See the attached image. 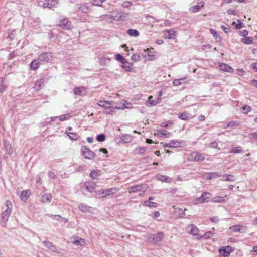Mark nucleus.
<instances>
[{"mask_svg": "<svg viewBox=\"0 0 257 257\" xmlns=\"http://www.w3.org/2000/svg\"><path fill=\"white\" fill-rule=\"evenodd\" d=\"M51 58V53L45 52L38 55L37 59L39 60L40 63L42 64L48 63Z\"/></svg>", "mask_w": 257, "mask_h": 257, "instance_id": "nucleus-5", "label": "nucleus"}, {"mask_svg": "<svg viewBox=\"0 0 257 257\" xmlns=\"http://www.w3.org/2000/svg\"><path fill=\"white\" fill-rule=\"evenodd\" d=\"M4 148L6 153L7 155H12L13 153V149L9 142L6 140L4 141Z\"/></svg>", "mask_w": 257, "mask_h": 257, "instance_id": "nucleus-17", "label": "nucleus"}, {"mask_svg": "<svg viewBox=\"0 0 257 257\" xmlns=\"http://www.w3.org/2000/svg\"><path fill=\"white\" fill-rule=\"evenodd\" d=\"M96 140L100 142H103L105 140V136L104 134H100L97 136Z\"/></svg>", "mask_w": 257, "mask_h": 257, "instance_id": "nucleus-53", "label": "nucleus"}, {"mask_svg": "<svg viewBox=\"0 0 257 257\" xmlns=\"http://www.w3.org/2000/svg\"><path fill=\"white\" fill-rule=\"evenodd\" d=\"M86 88L84 86L75 87L73 89V92L75 95L84 96V95H86V93L84 92L86 91Z\"/></svg>", "mask_w": 257, "mask_h": 257, "instance_id": "nucleus-14", "label": "nucleus"}, {"mask_svg": "<svg viewBox=\"0 0 257 257\" xmlns=\"http://www.w3.org/2000/svg\"><path fill=\"white\" fill-rule=\"evenodd\" d=\"M143 188V185L141 184L130 186L127 188V190L130 193H134L141 191Z\"/></svg>", "mask_w": 257, "mask_h": 257, "instance_id": "nucleus-12", "label": "nucleus"}, {"mask_svg": "<svg viewBox=\"0 0 257 257\" xmlns=\"http://www.w3.org/2000/svg\"><path fill=\"white\" fill-rule=\"evenodd\" d=\"M113 103L112 101H105L102 100L100 101L99 103H97V105L101 107H103L104 109L108 105H111Z\"/></svg>", "mask_w": 257, "mask_h": 257, "instance_id": "nucleus-27", "label": "nucleus"}, {"mask_svg": "<svg viewBox=\"0 0 257 257\" xmlns=\"http://www.w3.org/2000/svg\"><path fill=\"white\" fill-rule=\"evenodd\" d=\"M133 108L132 104L131 103L127 102V101H125L122 107H118L116 106L115 109L119 110V109H132Z\"/></svg>", "mask_w": 257, "mask_h": 257, "instance_id": "nucleus-33", "label": "nucleus"}, {"mask_svg": "<svg viewBox=\"0 0 257 257\" xmlns=\"http://www.w3.org/2000/svg\"><path fill=\"white\" fill-rule=\"evenodd\" d=\"M210 32L211 33V34L213 35V36L216 39H217L218 37H219V35L218 34V33H217V31H216L215 30H214V29H210Z\"/></svg>", "mask_w": 257, "mask_h": 257, "instance_id": "nucleus-58", "label": "nucleus"}, {"mask_svg": "<svg viewBox=\"0 0 257 257\" xmlns=\"http://www.w3.org/2000/svg\"><path fill=\"white\" fill-rule=\"evenodd\" d=\"M190 156L192 160L196 162L203 161L205 159L203 154L197 151L192 152Z\"/></svg>", "mask_w": 257, "mask_h": 257, "instance_id": "nucleus-7", "label": "nucleus"}, {"mask_svg": "<svg viewBox=\"0 0 257 257\" xmlns=\"http://www.w3.org/2000/svg\"><path fill=\"white\" fill-rule=\"evenodd\" d=\"M52 199V196L51 194H45L41 197L40 201L43 203H49Z\"/></svg>", "mask_w": 257, "mask_h": 257, "instance_id": "nucleus-19", "label": "nucleus"}, {"mask_svg": "<svg viewBox=\"0 0 257 257\" xmlns=\"http://www.w3.org/2000/svg\"><path fill=\"white\" fill-rule=\"evenodd\" d=\"M156 179L159 181L165 182H170L171 180V179L170 177L161 175H157L156 176Z\"/></svg>", "mask_w": 257, "mask_h": 257, "instance_id": "nucleus-28", "label": "nucleus"}, {"mask_svg": "<svg viewBox=\"0 0 257 257\" xmlns=\"http://www.w3.org/2000/svg\"><path fill=\"white\" fill-rule=\"evenodd\" d=\"M165 37L168 39L174 38L175 36V31L174 30H167L164 33Z\"/></svg>", "mask_w": 257, "mask_h": 257, "instance_id": "nucleus-26", "label": "nucleus"}, {"mask_svg": "<svg viewBox=\"0 0 257 257\" xmlns=\"http://www.w3.org/2000/svg\"><path fill=\"white\" fill-rule=\"evenodd\" d=\"M242 149L240 146L233 147L230 151V152L233 154L240 153L242 152Z\"/></svg>", "mask_w": 257, "mask_h": 257, "instance_id": "nucleus-43", "label": "nucleus"}, {"mask_svg": "<svg viewBox=\"0 0 257 257\" xmlns=\"http://www.w3.org/2000/svg\"><path fill=\"white\" fill-rule=\"evenodd\" d=\"M78 209L80 211L83 212H90L92 207L86 205L84 203H81L79 205Z\"/></svg>", "mask_w": 257, "mask_h": 257, "instance_id": "nucleus-21", "label": "nucleus"}, {"mask_svg": "<svg viewBox=\"0 0 257 257\" xmlns=\"http://www.w3.org/2000/svg\"><path fill=\"white\" fill-rule=\"evenodd\" d=\"M127 34L131 36H138L139 33L137 29H129L127 30Z\"/></svg>", "mask_w": 257, "mask_h": 257, "instance_id": "nucleus-40", "label": "nucleus"}, {"mask_svg": "<svg viewBox=\"0 0 257 257\" xmlns=\"http://www.w3.org/2000/svg\"><path fill=\"white\" fill-rule=\"evenodd\" d=\"M45 82V79L44 78L40 79L37 81L35 83V88L37 91H39L42 88Z\"/></svg>", "mask_w": 257, "mask_h": 257, "instance_id": "nucleus-24", "label": "nucleus"}, {"mask_svg": "<svg viewBox=\"0 0 257 257\" xmlns=\"http://www.w3.org/2000/svg\"><path fill=\"white\" fill-rule=\"evenodd\" d=\"M66 134H67V136L69 137V138H70V139H71L72 140L76 141V140H78L79 138V136L75 133L68 132V133H67Z\"/></svg>", "mask_w": 257, "mask_h": 257, "instance_id": "nucleus-35", "label": "nucleus"}, {"mask_svg": "<svg viewBox=\"0 0 257 257\" xmlns=\"http://www.w3.org/2000/svg\"><path fill=\"white\" fill-rule=\"evenodd\" d=\"M116 59L121 63L124 62V58L120 54H117L115 55Z\"/></svg>", "mask_w": 257, "mask_h": 257, "instance_id": "nucleus-57", "label": "nucleus"}, {"mask_svg": "<svg viewBox=\"0 0 257 257\" xmlns=\"http://www.w3.org/2000/svg\"><path fill=\"white\" fill-rule=\"evenodd\" d=\"M53 219L60 222H63L64 223H66L68 221L67 219L62 217L59 215H54V216H53Z\"/></svg>", "mask_w": 257, "mask_h": 257, "instance_id": "nucleus-39", "label": "nucleus"}, {"mask_svg": "<svg viewBox=\"0 0 257 257\" xmlns=\"http://www.w3.org/2000/svg\"><path fill=\"white\" fill-rule=\"evenodd\" d=\"M186 209H181V208H179L178 210V213L179 214V215L180 217H183L184 216V215H185V212H184V211H186Z\"/></svg>", "mask_w": 257, "mask_h": 257, "instance_id": "nucleus-61", "label": "nucleus"}, {"mask_svg": "<svg viewBox=\"0 0 257 257\" xmlns=\"http://www.w3.org/2000/svg\"><path fill=\"white\" fill-rule=\"evenodd\" d=\"M224 197L215 196L211 199V202L215 203H223L225 202Z\"/></svg>", "mask_w": 257, "mask_h": 257, "instance_id": "nucleus-36", "label": "nucleus"}, {"mask_svg": "<svg viewBox=\"0 0 257 257\" xmlns=\"http://www.w3.org/2000/svg\"><path fill=\"white\" fill-rule=\"evenodd\" d=\"M241 109L242 110V113L244 114H247L249 112L251 111V107L247 105H245L242 107L241 108Z\"/></svg>", "mask_w": 257, "mask_h": 257, "instance_id": "nucleus-42", "label": "nucleus"}, {"mask_svg": "<svg viewBox=\"0 0 257 257\" xmlns=\"http://www.w3.org/2000/svg\"><path fill=\"white\" fill-rule=\"evenodd\" d=\"M164 236V234L163 232H159L155 234H149L148 236V239L151 242L157 243L163 239Z\"/></svg>", "mask_w": 257, "mask_h": 257, "instance_id": "nucleus-4", "label": "nucleus"}, {"mask_svg": "<svg viewBox=\"0 0 257 257\" xmlns=\"http://www.w3.org/2000/svg\"><path fill=\"white\" fill-rule=\"evenodd\" d=\"M115 17L117 21H125L128 19V14L121 12H117Z\"/></svg>", "mask_w": 257, "mask_h": 257, "instance_id": "nucleus-13", "label": "nucleus"}, {"mask_svg": "<svg viewBox=\"0 0 257 257\" xmlns=\"http://www.w3.org/2000/svg\"><path fill=\"white\" fill-rule=\"evenodd\" d=\"M154 135L158 136L159 137H168L169 136V134L167 133V132L166 130H156V131L154 133Z\"/></svg>", "mask_w": 257, "mask_h": 257, "instance_id": "nucleus-23", "label": "nucleus"}, {"mask_svg": "<svg viewBox=\"0 0 257 257\" xmlns=\"http://www.w3.org/2000/svg\"><path fill=\"white\" fill-rule=\"evenodd\" d=\"M141 59V56L139 54H134L131 57V60L134 62H137Z\"/></svg>", "mask_w": 257, "mask_h": 257, "instance_id": "nucleus-49", "label": "nucleus"}, {"mask_svg": "<svg viewBox=\"0 0 257 257\" xmlns=\"http://www.w3.org/2000/svg\"><path fill=\"white\" fill-rule=\"evenodd\" d=\"M186 231L187 233L192 234L193 235H197L198 237L199 235L198 228L193 224L188 225L186 228Z\"/></svg>", "mask_w": 257, "mask_h": 257, "instance_id": "nucleus-8", "label": "nucleus"}, {"mask_svg": "<svg viewBox=\"0 0 257 257\" xmlns=\"http://www.w3.org/2000/svg\"><path fill=\"white\" fill-rule=\"evenodd\" d=\"M143 205L149 207H156L157 203L150 201H145L144 202Z\"/></svg>", "mask_w": 257, "mask_h": 257, "instance_id": "nucleus-44", "label": "nucleus"}, {"mask_svg": "<svg viewBox=\"0 0 257 257\" xmlns=\"http://www.w3.org/2000/svg\"><path fill=\"white\" fill-rule=\"evenodd\" d=\"M29 192V190H23L22 191L21 194L20 198L23 201H26L28 198V192Z\"/></svg>", "mask_w": 257, "mask_h": 257, "instance_id": "nucleus-37", "label": "nucleus"}, {"mask_svg": "<svg viewBox=\"0 0 257 257\" xmlns=\"http://www.w3.org/2000/svg\"><path fill=\"white\" fill-rule=\"evenodd\" d=\"M95 184L93 182H88L87 183H85L84 185L82 186V189H85L86 191L92 193L95 188Z\"/></svg>", "mask_w": 257, "mask_h": 257, "instance_id": "nucleus-16", "label": "nucleus"}, {"mask_svg": "<svg viewBox=\"0 0 257 257\" xmlns=\"http://www.w3.org/2000/svg\"><path fill=\"white\" fill-rule=\"evenodd\" d=\"M211 194L209 192H203L200 197H197L194 199V203L195 204H199L207 202L211 198Z\"/></svg>", "mask_w": 257, "mask_h": 257, "instance_id": "nucleus-2", "label": "nucleus"}, {"mask_svg": "<svg viewBox=\"0 0 257 257\" xmlns=\"http://www.w3.org/2000/svg\"><path fill=\"white\" fill-rule=\"evenodd\" d=\"M60 23L58 26L64 29L70 30L72 28V24L67 18H64L60 21Z\"/></svg>", "mask_w": 257, "mask_h": 257, "instance_id": "nucleus-9", "label": "nucleus"}, {"mask_svg": "<svg viewBox=\"0 0 257 257\" xmlns=\"http://www.w3.org/2000/svg\"><path fill=\"white\" fill-rule=\"evenodd\" d=\"M110 59L105 57H102L100 59V64L102 66H105L110 61Z\"/></svg>", "mask_w": 257, "mask_h": 257, "instance_id": "nucleus-41", "label": "nucleus"}, {"mask_svg": "<svg viewBox=\"0 0 257 257\" xmlns=\"http://www.w3.org/2000/svg\"><path fill=\"white\" fill-rule=\"evenodd\" d=\"M72 242L76 245H80L81 246H83L85 244L84 240L78 237H76V238L73 241H72Z\"/></svg>", "mask_w": 257, "mask_h": 257, "instance_id": "nucleus-34", "label": "nucleus"}, {"mask_svg": "<svg viewBox=\"0 0 257 257\" xmlns=\"http://www.w3.org/2000/svg\"><path fill=\"white\" fill-rule=\"evenodd\" d=\"M230 229L234 232H241L245 231L247 229V227L245 226L237 224L232 226L230 227Z\"/></svg>", "mask_w": 257, "mask_h": 257, "instance_id": "nucleus-10", "label": "nucleus"}, {"mask_svg": "<svg viewBox=\"0 0 257 257\" xmlns=\"http://www.w3.org/2000/svg\"><path fill=\"white\" fill-rule=\"evenodd\" d=\"M105 1V0H92L91 3L93 5L100 6L102 3Z\"/></svg>", "mask_w": 257, "mask_h": 257, "instance_id": "nucleus-54", "label": "nucleus"}, {"mask_svg": "<svg viewBox=\"0 0 257 257\" xmlns=\"http://www.w3.org/2000/svg\"><path fill=\"white\" fill-rule=\"evenodd\" d=\"M81 150V154L85 159H93L96 157L95 153L85 146H82Z\"/></svg>", "mask_w": 257, "mask_h": 257, "instance_id": "nucleus-3", "label": "nucleus"}, {"mask_svg": "<svg viewBox=\"0 0 257 257\" xmlns=\"http://www.w3.org/2000/svg\"><path fill=\"white\" fill-rule=\"evenodd\" d=\"M132 5V3L130 1H125L122 4V6L124 8H128Z\"/></svg>", "mask_w": 257, "mask_h": 257, "instance_id": "nucleus-64", "label": "nucleus"}, {"mask_svg": "<svg viewBox=\"0 0 257 257\" xmlns=\"http://www.w3.org/2000/svg\"><path fill=\"white\" fill-rule=\"evenodd\" d=\"M122 68L127 72H131L132 70L133 64L127 62L122 63Z\"/></svg>", "mask_w": 257, "mask_h": 257, "instance_id": "nucleus-29", "label": "nucleus"}, {"mask_svg": "<svg viewBox=\"0 0 257 257\" xmlns=\"http://www.w3.org/2000/svg\"><path fill=\"white\" fill-rule=\"evenodd\" d=\"M219 67L220 70L228 72H233V70L229 65L223 63H220L219 65Z\"/></svg>", "mask_w": 257, "mask_h": 257, "instance_id": "nucleus-18", "label": "nucleus"}, {"mask_svg": "<svg viewBox=\"0 0 257 257\" xmlns=\"http://www.w3.org/2000/svg\"><path fill=\"white\" fill-rule=\"evenodd\" d=\"M224 181L234 182L235 181V177L230 174H225L222 176Z\"/></svg>", "mask_w": 257, "mask_h": 257, "instance_id": "nucleus-25", "label": "nucleus"}, {"mask_svg": "<svg viewBox=\"0 0 257 257\" xmlns=\"http://www.w3.org/2000/svg\"><path fill=\"white\" fill-rule=\"evenodd\" d=\"M239 125V122L237 121H231L229 122L226 128L229 127L237 126Z\"/></svg>", "mask_w": 257, "mask_h": 257, "instance_id": "nucleus-50", "label": "nucleus"}, {"mask_svg": "<svg viewBox=\"0 0 257 257\" xmlns=\"http://www.w3.org/2000/svg\"><path fill=\"white\" fill-rule=\"evenodd\" d=\"M146 151V149L145 147H140L135 149L134 151L136 152L138 154H142L145 153Z\"/></svg>", "mask_w": 257, "mask_h": 257, "instance_id": "nucleus-45", "label": "nucleus"}, {"mask_svg": "<svg viewBox=\"0 0 257 257\" xmlns=\"http://www.w3.org/2000/svg\"><path fill=\"white\" fill-rule=\"evenodd\" d=\"M79 10L83 13H88L90 9L88 7L85 5H82L79 7Z\"/></svg>", "mask_w": 257, "mask_h": 257, "instance_id": "nucleus-47", "label": "nucleus"}, {"mask_svg": "<svg viewBox=\"0 0 257 257\" xmlns=\"http://www.w3.org/2000/svg\"><path fill=\"white\" fill-rule=\"evenodd\" d=\"M248 137L253 140H255L257 141V133L253 132L251 133L248 134Z\"/></svg>", "mask_w": 257, "mask_h": 257, "instance_id": "nucleus-55", "label": "nucleus"}, {"mask_svg": "<svg viewBox=\"0 0 257 257\" xmlns=\"http://www.w3.org/2000/svg\"><path fill=\"white\" fill-rule=\"evenodd\" d=\"M115 109V107L114 108L110 105H108L104 109L103 113L106 114H112L114 112Z\"/></svg>", "mask_w": 257, "mask_h": 257, "instance_id": "nucleus-30", "label": "nucleus"}, {"mask_svg": "<svg viewBox=\"0 0 257 257\" xmlns=\"http://www.w3.org/2000/svg\"><path fill=\"white\" fill-rule=\"evenodd\" d=\"M221 175L217 172H210L207 174V178L212 179L220 177Z\"/></svg>", "mask_w": 257, "mask_h": 257, "instance_id": "nucleus-32", "label": "nucleus"}, {"mask_svg": "<svg viewBox=\"0 0 257 257\" xmlns=\"http://www.w3.org/2000/svg\"><path fill=\"white\" fill-rule=\"evenodd\" d=\"M6 209L2 213V225L5 227L6 222L8 221L10 215L12 212V204L10 201L7 200L5 202Z\"/></svg>", "mask_w": 257, "mask_h": 257, "instance_id": "nucleus-1", "label": "nucleus"}, {"mask_svg": "<svg viewBox=\"0 0 257 257\" xmlns=\"http://www.w3.org/2000/svg\"><path fill=\"white\" fill-rule=\"evenodd\" d=\"M43 244L44 245L45 247L51 250L53 252L59 253L60 252L58 250L57 247L54 245L53 243L49 241H43L42 242Z\"/></svg>", "mask_w": 257, "mask_h": 257, "instance_id": "nucleus-15", "label": "nucleus"}, {"mask_svg": "<svg viewBox=\"0 0 257 257\" xmlns=\"http://www.w3.org/2000/svg\"><path fill=\"white\" fill-rule=\"evenodd\" d=\"M58 0H45L43 4V8H52L58 4Z\"/></svg>", "mask_w": 257, "mask_h": 257, "instance_id": "nucleus-11", "label": "nucleus"}, {"mask_svg": "<svg viewBox=\"0 0 257 257\" xmlns=\"http://www.w3.org/2000/svg\"><path fill=\"white\" fill-rule=\"evenodd\" d=\"M189 117V114L186 112L182 113L179 117L182 120H186Z\"/></svg>", "mask_w": 257, "mask_h": 257, "instance_id": "nucleus-59", "label": "nucleus"}, {"mask_svg": "<svg viewBox=\"0 0 257 257\" xmlns=\"http://www.w3.org/2000/svg\"><path fill=\"white\" fill-rule=\"evenodd\" d=\"M132 138L131 137L128 135H124L123 136L122 140L124 141L125 143H128L130 142L131 141Z\"/></svg>", "mask_w": 257, "mask_h": 257, "instance_id": "nucleus-60", "label": "nucleus"}, {"mask_svg": "<svg viewBox=\"0 0 257 257\" xmlns=\"http://www.w3.org/2000/svg\"><path fill=\"white\" fill-rule=\"evenodd\" d=\"M153 98L152 96L149 97V102L151 106H154L157 105L159 102V99H157V100H152Z\"/></svg>", "mask_w": 257, "mask_h": 257, "instance_id": "nucleus-48", "label": "nucleus"}, {"mask_svg": "<svg viewBox=\"0 0 257 257\" xmlns=\"http://www.w3.org/2000/svg\"><path fill=\"white\" fill-rule=\"evenodd\" d=\"M98 175V172L95 170H92L90 173V176L92 179H97Z\"/></svg>", "mask_w": 257, "mask_h": 257, "instance_id": "nucleus-52", "label": "nucleus"}, {"mask_svg": "<svg viewBox=\"0 0 257 257\" xmlns=\"http://www.w3.org/2000/svg\"><path fill=\"white\" fill-rule=\"evenodd\" d=\"M214 233L212 231H208L206 232L203 235H199L198 237V239L204 238V239H209L211 237L213 236Z\"/></svg>", "mask_w": 257, "mask_h": 257, "instance_id": "nucleus-38", "label": "nucleus"}, {"mask_svg": "<svg viewBox=\"0 0 257 257\" xmlns=\"http://www.w3.org/2000/svg\"><path fill=\"white\" fill-rule=\"evenodd\" d=\"M219 252L224 257H227L229 255L230 253V250L228 248H222L219 249Z\"/></svg>", "mask_w": 257, "mask_h": 257, "instance_id": "nucleus-31", "label": "nucleus"}, {"mask_svg": "<svg viewBox=\"0 0 257 257\" xmlns=\"http://www.w3.org/2000/svg\"><path fill=\"white\" fill-rule=\"evenodd\" d=\"M177 143V141H172L170 142L169 143L165 144L163 145L164 147H170V148H175L176 146L175 145Z\"/></svg>", "mask_w": 257, "mask_h": 257, "instance_id": "nucleus-51", "label": "nucleus"}, {"mask_svg": "<svg viewBox=\"0 0 257 257\" xmlns=\"http://www.w3.org/2000/svg\"><path fill=\"white\" fill-rule=\"evenodd\" d=\"M241 42L246 44H250L252 43V39L249 37H245L241 39Z\"/></svg>", "mask_w": 257, "mask_h": 257, "instance_id": "nucleus-46", "label": "nucleus"}, {"mask_svg": "<svg viewBox=\"0 0 257 257\" xmlns=\"http://www.w3.org/2000/svg\"><path fill=\"white\" fill-rule=\"evenodd\" d=\"M41 64V63H40V62L37 58V59H34L31 62V63H30V66L32 70H36L39 68L40 65Z\"/></svg>", "mask_w": 257, "mask_h": 257, "instance_id": "nucleus-20", "label": "nucleus"}, {"mask_svg": "<svg viewBox=\"0 0 257 257\" xmlns=\"http://www.w3.org/2000/svg\"><path fill=\"white\" fill-rule=\"evenodd\" d=\"M210 220L211 222L217 223L219 221V219L217 216H214L210 218Z\"/></svg>", "mask_w": 257, "mask_h": 257, "instance_id": "nucleus-63", "label": "nucleus"}, {"mask_svg": "<svg viewBox=\"0 0 257 257\" xmlns=\"http://www.w3.org/2000/svg\"><path fill=\"white\" fill-rule=\"evenodd\" d=\"M70 117V115H69V114H66L60 115L59 117V119L60 121H64V120H66L69 119Z\"/></svg>", "mask_w": 257, "mask_h": 257, "instance_id": "nucleus-56", "label": "nucleus"}, {"mask_svg": "<svg viewBox=\"0 0 257 257\" xmlns=\"http://www.w3.org/2000/svg\"><path fill=\"white\" fill-rule=\"evenodd\" d=\"M117 191L116 188H111L105 190H101L99 191V194L101 195L102 197L104 198L111 194H114Z\"/></svg>", "mask_w": 257, "mask_h": 257, "instance_id": "nucleus-6", "label": "nucleus"}, {"mask_svg": "<svg viewBox=\"0 0 257 257\" xmlns=\"http://www.w3.org/2000/svg\"><path fill=\"white\" fill-rule=\"evenodd\" d=\"M248 31L246 30H240L239 32V34L241 36L245 37L248 35Z\"/></svg>", "mask_w": 257, "mask_h": 257, "instance_id": "nucleus-62", "label": "nucleus"}, {"mask_svg": "<svg viewBox=\"0 0 257 257\" xmlns=\"http://www.w3.org/2000/svg\"><path fill=\"white\" fill-rule=\"evenodd\" d=\"M204 6L203 2L200 3V4H197L191 7L190 9V11L193 13L198 12L202 7Z\"/></svg>", "mask_w": 257, "mask_h": 257, "instance_id": "nucleus-22", "label": "nucleus"}]
</instances>
